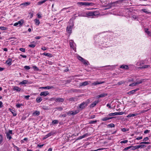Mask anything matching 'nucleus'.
<instances>
[{"instance_id":"9d476101","label":"nucleus","mask_w":151,"mask_h":151,"mask_svg":"<svg viewBox=\"0 0 151 151\" xmlns=\"http://www.w3.org/2000/svg\"><path fill=\"white\" fill-rule=\"evenodd\" d=\"M54 88V87L52 86H47L45 87H41L39 88V89H50L52 88Z\"/></svg>"},{"instance_id":"79ce46f5","label":"nucleus","mask_w":151,"mask_h":151,"mask_svg":"<svg viewBox=\"0 0 151 151\" xmlns=\"http://www.w3.org/2000/svg\"><path fill=\"white\" fill-rule=\"evenodd\" d=\"M73 111H69L67 113V114L69 115H73Z\"/></svg>"},{"instance_id":"58836bf2","label":"nucleus","mask_w":151,"mask_h":151,"mask_svg":"<svg viewBox=\"0 0 151 151\" xmlns=\"http://www.w3.org/2000/svg\"><path fill=\"white\" fill-rule=\"evenodd\" d=\"M125 83V81H122L119 82L117 84L119 85H122V84Z\"/></svg>"},{"instance_id":"052dcab7","label":"nucleus","mask_w":151,"mask_h":151,"mask_svg":"<svg viewBox=\"0 0 151 151\" xmlns=\"http://www.w3.org/2000/svg\"><path fill=\"white\" fill-rule=\"evenodd\" d=\"M14 148L15 149H16L17 151H19V148L17 146L15 145H14Z\"/></svg>"},{"instance_id":"13d9d810","label":"nucleus","mask_w":151,"mask_h":151,"mask_svg":"<svg viewBox=\"0 0 151 151\" xmlns=\"http://www.w3.org/2000/svg\"><path fill=\"white\" fill-rule=\"evenodd\" d=\"M150 131L147 129L145 130L144 132L145 134H147L150 132Z\"/></svg>"},{"instance_id":"774afa93","label":"nucleus","mask_w":151,"mask_h":151,"mask_svg":"<svg viewBox=\"0 0 151 151\" xmlns=\"http://www.w3.org/2000/svg\"><path fill=\"white\" fill-rule=\"evenodd\" d=\"M142 139V136L138 137L136 138V139L138 140L141 139Z\"/></svg>"},{"instance_id":"dca6fc26","label":"nucleus","mask_w":151,"mask_h":151,"mask_svg":"<svg viewBox=\"0 0 151 151\" xmlns=\"http://www.w3.org/2000/svg\"><path fill=\"white\" fill-rule=\"evenodd\" d=\"M107 95V94L103 93L101 94L98 96L97 97L98 98H100L104 97Z\"/></svg>"},{"instance_id":"393cba45","label":"nucleus","mask_w":151,"mask_h":151,"mask_svg":"<svg viewBox=\"0 0 151 151\" xmlns=\"http://www.w3.org/2000/svg\"><path fill=\"white\" fill-rule=\"evenodd\" d=\"M43 55L49 56L50 57H52V55L51 54L49 53H46V52H44L43 53Z\"/></svg>"},{"instance_id":"aec40b11","label":"nucleus","mask_w":151,"mask_h":151,"mask_svg":"<svg viewBox=\"0 0 151 151\" xmlns=\"http://www.w3.org/2000/svg\"><path fill=\"white\" fill-rule=\"evenodd\" d=\"M88 82L87 81H86L83 82L81 83L80 84V86H86V85H88Z\"/></svg>"},{"instance_id":"20e7f679","label":"nucleus","mask_w":151,"mask_h":151,"mask_svg":"<svg viewBox=\"0 0 151 151\" xmlns=\"http://www.w3.org/2000/svg\"><path fill=\"white\" fill-rule=\"evenodd\" d=\"M124 112H116L114 113H111L109 114L108 116H114L116 115H121L124 114Z\"/></svg>"},{"instance_id":"338daca9","label":"nucleus","mask_w":151,"mask_h":151,"mask_svg":"<svg viewBox=\"0 0 151 151\" xmlns=\"http://www.w3.org/2000/svg\"><path fill=\"white\" fill-rule=\"evenodd\" d=\"M7 133L9 134H12V130H9Z\"/></svg>"},{"instance_id":"ddd939ff","label":"nucleus","mask_w":151,"mask_h":151,"mask_svg":"<svg viewBox=\"0 0 151 151\" xmlns=\"http://www.w3.org/2000/svg\"><path fill=\"white\" fill-rule=\"evenodd\" d=\"M72 26H70L69 27H68L67 28V31L68 33L70 34L71 32Z\"/></svg>"},{"instance_id":"4c0bfd02","label":"nucleus","mask_w":151,"mask_h":151,"mask_svg":"<svg viewBox=\"0 0 151 151\" xmlns=\"http://www.w3.org/2000/svg\"><path fill=\"white\" fill-rule=\"evenodd\" d=\"M7 28L4 27H0V29L2 30H6Z\"/></svg>"},{"instance_id":"9b49d317","label":"nucleus","mask_w":151,"mask_h":151,"mask_svg":"<svg viewBox=\"0 0 151 151\" xmlns=\"http://www.w3.org/2000/svg\"><path fill=\"white\" fill-rule=\"evenodd\" d=\"M105 82L104 81H100L99 82L98 81H96L94 83H92V85L93 86H96L97 85L102 84L104 83Z\"/></svg>"},{"instance_id":"c756f323","label":"nucleus","mask_w":151,"mask_h":151,"mask_svg":"<svg viewBox=\"0 0 151 151\" xmlns=\"http://www.w3.org/2000/svg\"><path fill=\"white\" fill-rule=\"evenodd\" d=\"M131 149L132 150H135L137 149H138V145H136L135 146H133L131 145Z\"/></svg>"},{"instance_id":"4d7b16f0","label":"nucleus","mask_w":151,"mask_h":151,"mask_svg":"<svg viewBox=\"0 0 151 151\" xmlns=\"http://www.w3.org/2000/svg\"><path fill=\"white\" fill-rule=\"evenodd\" d=\"M142 81L141 80L139 81H137V82H135V84H136V85H137L139 84H140L141 83H142Z\"/></svg>"},{"instance_id":"69168bd1","label":"nucleus","mask_w":151,"mask_h":151,"mask_svg":"<svg viewBox=\"0 0 151 151\" xmlns=\"http://www.w3.org/2000/svg\"><path fill=\"white\" fill-rule=\"evenodd\" d=\"M30 97L29 95L25 96L24 98H25L26 99L28 100L29 99V98Z\"/></svg>"},{"instance_id":"c03bdc74","label":"nucleus","mask_w":151,"mask_h":151,"mask_svg":"<svg viewBox=\"0 0 151 151\" xmlns=\"http://www.w3.org/2000/svg\"><path fill=\"white\" fill-rule=\"evenodd\" d=\"M3 138L2 136L0 135V144H1L3 142Z\"/></svg>"},{"instance_id":"e433bc0d","label":"nucleus","mask_w":151,"mask_h":151,"mask_svg":"<svg viewBox=\"0 0 151 151\" xmlns=\"http://www.w3.org/2000/svg\"><path fill=\"white\" fill-rule=\"evenodd\" d=\"M97 121H89L88 124H96L97 122Z\"/></svg>"},{"instance_id":"ea45409f","label":"nucleus","mask_w":151,"mask_h":151,"mask_svg":"<svg viewBox=\"0 0 151 151\" xmlns=\"http://www.w3.org/2000/svg\"><path fill=\"white\" fill-rule=\"evenodd\" d=\"M28 81L27 80H24L22 82L20 83V84H25L27 83Z\"/></svg>"},{"instance_id":"0e129e2a","label":"nucleus","mask_w":151,"mask_h":151,"mask_svg":"<svg viewBox=\"0 0 151 151\" xmlns=\"http://www.w3.org/2000/svg\"><path fill=\"white\" fill-rule=\"evenodd\" d=\"M149 139V138L148 137H146L145 138L143 139V141H147V140H148Z\"/></svg>"},{"instance_id":"c9c22d12","label":"nucleus","mask_w":151,"mask_h":151,"mask_svg":"<svg viewBox=\"0 0 151 151\" xmlns=\"http://www.w3.org/2000/svg\"><path fill=\"white\" fill-rule=\"evenodd\" d=\"M55 109L59 111H62L63 110V108L62 107H57L55 108Z\"/></svg>"},{"instance_id":"2f4dec72","label":"nucleus","mask_w":151,"mask_h":151,"mask_svg":"<svg viewBox=\"0 0 151 151\" xmlns=\"http://www.w3.org/2000/svg\"><path fill=\"white\" fill-rule=\"evenodd\" d=\"M107 126L108 128H112L114 127H115V125L114 124H111L107 125Z\"/></svg>"},{"instance_id":"6ab92c4d","label":"nucleus","mask_w":151,"mask_h":151,"mask_svg":"<svg viewBox=\"0 0 151 151\" xmlns=\"http://www.w3.org/2000/svg\"><path fill=\"white\" fill-rule=\"evenodd\" d=\"M13 89L14 90L16 91L17 92H19L21 90V88L17 86H14Z\"/></svg>"},{"instance_id":"2eb2a0df","label":"nucleus","mask_w":151,"mask_h":151,"mask_svg":"<svg viewBox=\"0 0 151 151\" xmlns=\"http://www.w3.org/2000/svg\"><path fill=\"white\" fill-rule=\"evenodd\" d=\"M104 67H109V68H107V69L109 70H112L114 69L115 68V67L114 65H108L105 66Z\"/></svg>"},{"instance_id":"6e6552de","label":"nucleus","mask_w":151,"mask_h":151,"mask_svg":"<svg viewBox=\"0 0 151 151\" xmlns=\"http://www.w3.org/2000/svg\"><path fill=\"white\" fill-rule=\"evenodd\" d=\"M49 93L47 91H43L40 94V96H45L49 94Z\"/></svg>"},{"instance_id":"f257e3e1","label":"nucleus","mask_w":151,"mask_h":151,"mask_svg":"<svg viewBox=\"0 0 151 151\" xmlns=\"http://www.w3.org/2000/svg\"><path fill=\"white\" fill-rule=\"evenodd\" d=\"M78 59L82 62L85 65H87L88 64H89V63L88 61H86L85 59L83 58L80 56H78Z\"/></svg>"},{"instance_id":"f3484780","label":"nucleus","mask_w":151,"mask_h":151,"mask_svg":"<svg viewBox=\"0 0 151 151\" xmlns=\"http://www.w3.org/2000/svg\"><path fill=\"white\" fill-rule=\"evenodd\" d=\"M87 15L89 16H95L96 14L95 12H88Z\"/></svg>"},{"instance_id":"a19ab883","label":"nucleus","mask_w":151,"mask_h":151,"mask_svg":"<svg viewBox=\"0 0 151 151\" xmlns=\"http://www.w3.org/2000/svg\"><path fill=\"white\" fill-rule=\"evenodd\" d=\"M131 149V146H129L128 147H126V148H124V149L123 150H124V151L127 150H128L129 149Z\"/></svg>"},{"instance_id":"f8f14e48","label":"nucleus","mask_w":151,"mask_h":151,"mask_svg":"<svg viewBox=\"0 0 151 151\" xmlns=\"http://www.w3.org/2000/svg\"><path fill=\"white\" fill-rule=\"evenodd\" d=\"M139 90V88H138L135 89L134 90L131 91H129L128 92L127 94L129 95L133 94L135 92H136L137 90Z\"/></svg>"},{"instance_id":"09e8293b","label":"nucleus","mask_w":151,"mask_h":151,"mask_svg":"<svg viewBox=\"0 0 151 151\" xmlns=\"http://www.w3.org/2000/svg\"><path fill=\"white\" fill-rule=\"evenodd\" d=\"M24 68L26 70H28L30 69V67L28 66H25Z\"/></svg>"},{"instance_id":"4be33fe9","label":"nucleus","mask_w":151,"mask_h":151,"mask_svg":"<svg viewBox=\"0 0 151 151\" xmlns=\"http://www.w3.org/2000/svg\"><path fill=\"white\" fill-rule=\"evenodd\" d=\"M120 68L122 69H127L128 68V66L127 65H122L121 66Z\"/></svg>"},{"instance_id":"cd10ccee","label":"nucleus","mask_w":151,"mask_h":151,"mask_svg":"<svg viewBox=\"0 0 151 151\" xmlns=\"http://www.w3.org/2000/svg\"><path fill=\"white\" fill-rule=\"evenodd\" d=\"M149 110V109H148L147 110H143L141 111L139 113H138V115H140L141 114L145 113L147 111Z\"/></svg>"},{"instance_id":"49530a36","label":"nucleus","mask_w":151,"mask_h":151,"mask_svg":"<svg viewBox=\"0 0 151 151\" xmlns=\"http://www.w3.org/2000/svg\"><path fill=\"white\" fill-rule=\"evenodd\" d=\"M138 148H143L144 147H145V145H138Z\"/></svg>"},{"instance_id":"8fccbe9b","label":"nucleus","mask_w":151,"mask_h":151,"mask_svg":"<svg viewBox=\"0 0 151 151\" xmlns=\"http://www.w3.org/2000/svg\"><path fill=\"white\" fill-rule=\"evenodd\" d=\"M140 144H150V142H142L140 143Z\"/></svg>"},{"instance_id":"473e14b6","label":"nucleus","mask_w":151,"mask_h":151,"mask_svg":"<svg viewBox=\"0 0 151 151\" xmlns=\"http://www.w3.org/2000/svg\"><path fill=\"white\" fill-rule=\"evenodd\" d=\"M24 22V21L23 19H21L18 22L19 24V26H21L22 25V24Z\"/></svg>"},{"instance_id":"5fc2aeb1","label":"nucleus","mask_w":151,"mask_h":151,"mask_svg":"<svg viewBox=\"0 0 151 151\" xmlns=\"http://www.w3.org/2000/svg\"><path fill=\"white\" fill-rule=\"evenodd\" d=\"M136 84H135V83H131L129 85V86H136Z\"/></svg>"},{"instance_id":"72a5a7b5","label":"nucleus","mask_w":151,"mask_h":151,"mask_svg":"<svg viewBox=\"0 0 151 151\" xmlns=\"http://www.w3.org/2000/svg\"><path fill=\"white\" fill-rule=\"evenodd\" d=\"M40 112L39 111H36L33 114L35 116H38L40 114Z\"/></svg>"},{"instance_id":"de8ad7c7","label":"nucleus","mask_w":151,"mask_h":151,"mask_svg":"<svg viewBox=\"0 0 151 151\" xmlns=\"http://www.w3.org/2000/svg\"><path fill=\"white\" fill-rule=\"evenodd\" d=\"M19 50L20 51H21L22 52H25V49L24 48H20L19 49Z\"/></svg>"},{"instance_id":"a211bd4d","label":"nucleus","mask_w":151,"mask_h":151,"mask_svg":"<svg viewBox=\"0 0 151 151\" xmlns=\"http://www.w3.org/2000/svg\"><path fill=\"white\" fill-rule=\"evenodd\" d=\"M113 118V117H105L102 119L101 120L102 121H105L112 119Z\"/></svg>"},{"instance_id":"e2e57ef3","label":"nucleus","mask_w":151,"mask_h":151,"mask_svg":"<svg viewBox=\"0 0 151 151\" xmlns=\"http://www.w3.org/2000/svg\"><path fill=\"white\" fill-rule=\"evenodd\" d=\"M79 112V111H75L73 112V115H75L77 113H78Z\"/></svg>"},{"instance_id":"a18cd8bd","label":"nucleus","mask_w":151,"mask_h":151,"mask_svg":"<svg viewBox=\"0 0 151 151\" xmlns=\"http://www.w3.org/2000/svg\"><path fill=\"white\" fill-rule=\"evenodd\" d=\"M44 3V1H39L37 2V5H40Z\"/></svg>"},{"instance_id":"bb28decb","label":"nucleus","mask_w":151,"mask_h":151,"mask_svg":"<svg viewBox=\"0 0 151 151\" xmlns=\"http://www.w3.org/2000/svg\"><path fill=\"white\" fill-rule=\"evenodd\" d=\"M30 4V3L28 2H26L25 3H23L20 4V5H24L25 6H26L28 5H29Z\"/></svg>"},{"instance_id":"6e6d98bb","label":"nucleus","mask_w":151,"mask_h":151,"mask_svg":"<svg viewBox=\"0 0 151 151\" xmlns=\"http://www.w3.org/2000/svg\"><path fill=\"white\" fill-rule=\"evenodd\" d=\"M122 131H123V132H126V131H128L129 129H127L125 128H122Z\"/></svg>"},{"instance_id":"423d86ee","label":"nucleus","mask_w":151,"mask_h":151,"mask_svg":"<svg viewBox=\"0 0 151 151\" xmlns=\"http://www.w3.org/2000/svg\"><path fill=\"white\" fill-rule=\"evenodd\" d=\"M89 135V134L88 133H86L84 134L83 135L81 136H79L76 139V140H78L84 138H85L86 137H88Z\"/></svg>"},{"instance_id":"37998d69","label":"nucleus","mask_w":151,"mask_h":151,"mask_svg":"<svg viewBox=\"0 0 151 151\" xmlns=\"http://www.w3.org/2000/svg\"><path fill=\"white\" fill-rule=\"evenodd\" d=\"M23 104H16V106L17 108H20L21 106H22Z\"/></svg>"},{"instance_id":"680f3d73","label":"nucleus","mask_w":151,"mask_h":151,"mask_svg":"<svg viewBox=\"0 0 151 151\" xmlns=\"http://www.w3.org/2000/svg\"><path fill=\"white\" fill-rule=\"evenodd\" d=\"M70 47H71L73 48V47H74V46L73 45V43H71V42H70Z\"/></svg>"},{"instance_id":"0eeeda50","label":"nucleus","mask_w":151,"mask_h":151,"mask_svg":"<svg viewBox=\"0 0 151 151\" xmlns=\"http://www.w3.org/2000/svg\"><path fill=\"white\" fill-rule=\"evenodd\" d=\"M99 102V100L95 101L90 105V107L92 108L94 107Z\"/></svg>"},{"instance_id":"3c124183","label":"nucleus","mask_w":151,"mask_h":151,"mask_svg":"<svg viewBox=\"0 0 151 151\" xmlns=\"http://www.w3.org/2000/svg\"><path fill=\"white\" fill-rule=\"evenodd\" d=\"M142 11L143 12L146 13L147 14H148V12L146 10V9H142Z\"/></svg>"},{"instance_id":"5701e85b","label":"nucleus","mask_w":151,"mask_h":151,"mask_svg":"<svg viewBox=\"0 0 151 151\" xmlns=\"http://www.w3.org/2000/svg\"><path fill=\"white\" fill-rule=\"evenodd\" d=\"M42 100V99L40 97H37L36 99V101L38 103L40 102Z\"/></svg>"},{"instance_id":"f03ea898","label":"nucleus","mask_w":151,"mask_h":151,"mask_svg":"<svg viewBox=\"0 0 151 151\" xmlns=\"http://www.w3.org/2000/svg\"><path fill=\"white\" fill-rule=\"evenodd\" d=\"M77 4L78 5H80V6H89L92 4V3L88 2H78L77 3Z\"/></svg>"},{"instance_id":"7ed1b4c3","label":"nucleus","mask_w":151,"mask_h":151,"mask_svg":"<svg viewBox=\"0 0 151 151\" xmlns=\"http://www.w3.org/2000/svg\"><path fill=\"white\" fill-rule=\"evenodd\" d=\"M88 104V103L87 102H83L79 105V108L81 109H82L87 106Z\"/></svg>"},{"instance_id":"c85d7f7f","label":"nucleus","mask_w":151,"mask_h":151,"mask_svg":"<svg viewBox=\"0 0 151 151\" xmlns=\"http://www.w3.org/2000/svg\"><path fill=\"white\" fill-rule=\"evenodd\" d=\"M6 137L7 139H8L9 140H10L12 138L10 134H9L7 133H6Z\"/></svg>"},{"instance_id":"bf43d9fd","label":"nucleus","mask_w":151,"mask_h":151,"mask_svg":"<svg viewBox=\"0 0 151 151\" xmlns=\"http://www.w3.org/2000/svg\"><path fill=\"white\" fill-rule=\"evenodd\" d=\"M72 92L74 93L78 92L79 91V90L77 89H73L72 90Z\"/></svg>"},{"instance_id":"7c9ffc66","label":"nucleus","mask_w":151,"mask_h":151,"mask_svg":"<svg viewBox=\"0 0 151 151\" xmlns=\"http://www.w3.org/2000/svg\"><path fill=\"white\" fill-rule=\"evenodd\" d=\"M58 121L57 120H54L52 121V124L54 125L55 124H58Z\"/></svg>"},{"instance_id":"864d4df0","label":"nucleus","mask_w":151,"mask_h":151,"mask_svg":"<svg viewBox=\"0 0 151 151\" xmlns=\"http://www.w3.org/2000/svg\"><path fill=\"white\" fill-rule=\"evenodd\" d=\"M128 140H123V141H121V142H120V143H127V142H128Z\"/></svg>"},{"instance_id":"603ef678","label":"nucleus","mask_w":151,"mask_h":151,"mask_svg":"<svg viewBox=\"0 0 151 151\" xmlns=\"http://www.w3.org/2000/svg\"><path fill=\"white\" fill-rule=\"evenodd\" d=\"M29 46L30 47L34 48L35 47V45L34 44H30L29 45Z\"/></svg>"},{"instance_id":"4468645a","label":"nucleus","mask_w":151,"mask_h":151,"mask_svg":"<svg viewBox=\"0 0 151 151\" xmlns=\"http://www.w3.org/2000/svg\"><path fill=\"white\" fill-rule=\"evenodd\" d=\"M148 29L147 28H145L144 29L145 32L147 34V35L149 36H150L151 35V33L148 31Z\"/></svg>"},{"instance_id":"b1692460","label":"nucleus","mask_w":151,"mask_h":151,"mask_svg":"<svg viewBox=\"0 0 151 151\" xmlns=\"http://www.w3.org/2000/svg\"><path fill=\"white\" fill-rule=\"evenodd\" d=\"M55 134V132L54 131H52L48 133L47 134L48 136V137H50L52 135H53L54 134Z\"/></svg>"},{"instance_id":"f704fd0d","label":"nucleus","mask_w":151,"mask_h":151,"mask_svg":"<svg viewBox=\"0 0 151 151\" xmlns=\"http://www.w3.org/2000/svg\"><path fill=\"white\" fill-rule=\"evenodd\" d=\"M35 23L36 25H38L40 24V22L38 19H35Z\"/></svg>"},{"instance_id":"39448f33","label":"nucleus","mask_w":151,"mask_h":151,"mask_svg":"<svg viewBox=\"0 0 151 151\" xmlns=\"http://www.w3.org/2000/svg\"><path fill=\"white\" fill-rule=\"evenodd\" d=\"M52 99L55 100L56 102H63L64 100V99L63 98H52Z\"/></svg>"},{"instance_id":"a878e982","label":"nucleus","mask_w":151,"mask_h":151,"mask_svg":"<svg viewBox=\"0 0 151 151\" xmlns=\"http://www.w3.org/2000/svg\"><path fill=\"white\" fill-rule=\"evenodd\" d=\"M149 66H150L149 65H143L141 67H139V68L140 69L145 68H147Z\"/></svg>"},{"instance_id":"412c9836","label":"nucleus","mask_w":151,"mask_h":151,"mask_svg":"<svg viewBox=\"0 0 151 151\" xmlns=\"http://www.w3.org/2000/svg\"><path fill=\"white\" fill-rule=\"evenodd\" d=\"M137 115H138V113H135V114H129L128 115V116H127V117H130L132 116H136Z\"/></svg>"},{"instance_id":"1a4fd4ad","label":"nucleus","mask_w":151,"mask_h":151,"mask_svg":"<svg viewBox=\"0 0 151 151\" xmlns=\"http://www.w3.org/2000/svg\"><path fill=\"white\" fill-rule=\"evenodd\" d=\"M12 59L10 58H9L7 60H6V63L8 65H10L12 64Z\"/></svg>"}]
</instances>
